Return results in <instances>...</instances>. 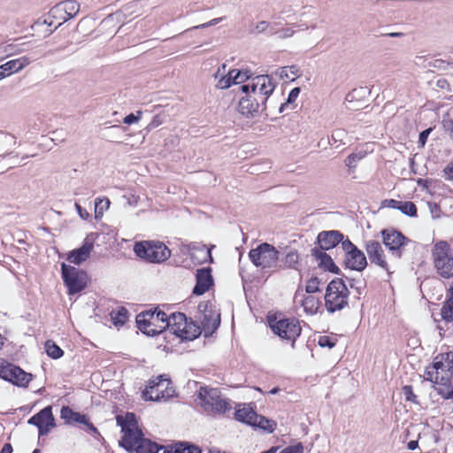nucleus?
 Listing matches in <instances>:
<instances>
[{
  "label": "nucleus",
  "instance_id": "32",
  "mask_svg": "<svg viewBox=\"0 0 453 453\" xmlns=\"http://www.w3.org/2000/svg\"><path fill=\"white\" fill-rule=\"evenodd\" d=\"M441 319L446 322L453 321V287L449 290V295L441 310Z\"/></svg>",
  "mask_w": 453,
  "mask_h": 453
},
{
  "label": "nucleus",
  "instance_id": "57",
  "mask_svg": "<svg viewBox=\"0 0 453 453\" xmlns=\"http://www.w3.org/2000/svg\"><path fill=\"white\" fill-rule=\"evenodd\" d=\"M163 123V118L160 115H156L153 117L152 120L147 126V129L149 131L157 127Z\"/></svg>",
  "mask_w": 453,
  "mask_h": 453
},
{
  "label": "nucleus",
  "instance_id": "43",
  "mask_svg": "<svg viewBox=\"0 0 453 453\" xmlns=\"http://www.w3.org/2000/svg\"><path fill=\"white\" fill-rule=\"evenodd\" d=\"M188 332L186 331L184 333L185 340L192 341V340L197 338L202 333L201 327L198 325H196V323H194L193 321L188 322Z\"/></svg>",
  "mask_w": 453,
  "mask_h": 453
},
{
  "label": "nucleus",
  "instance_id": "17",
  "mask_svg": "<svg viewBox=\"0 0 453 453\" xmlns=\"http://www.w3.org/2000/svg\"><path fill=\"white\" fill-rule=\"evenodd\" d=\"M242 93L243 96L239 100L238 111L243 116L253 117L260 109L262 110V105L258 103L259 99L250 92Z\"/></svg>",
  "mask_w": 453,
  "mask_h": 453
},
{
  "label": "nucleus",
  "instance_id": "23",
  "mask_svg": "<svg viewBox=\"0 0 453 453\" xmlns=\"http://www.w3.org/2000/svg\"><path fill=\"white\" fill-rule=\"evenodd\" d=\"M370 261L389 273L384 250L378 242H370Z\"/></svg>",
  "mask_w": 453,
  "mask_h": 453
},
{
  "label": "nucleus",
  "instance_id": "49",
  "mask_svg": "<svg viewBox=\"0 0 453 453\" xmlns=\"http://www.w3.org/2000/svg\"><path fill=\"white\" fill-rule=\"evenodd\" d=\"M402 393L404 396L405 401L411 402L417 405H419L420 403L418 401V396L414 394L413 388L410 385H406L403 388Z\"/></svg>",
  "mask_w": 453,
  "mask_h": 453
},
{
  "label": "nucleus",
  "instance_id": "54",
  "mask_svg": "<svg viewBox=\"0 0 453 453\" xmlns=\"http://www.w3.org/2000/svg\"><path fill=\"white\" fill-rule=\"evenodd\" d=\"M319 345L320 347H327L328 349H332L335 346V341L332 340L329 336H320L319 339Z\"/></svg>",
  "mask_w": 453,
  "mask_h": 453
},
{
  "label": "nucleus",
  "instance_id": "3",
  "mask_svg": "<svg viewBox=\"0 0 453 453\" xmlns=\"http://www.w3.org/2000/svg\"><path fill=\"white\" fill-rule=\"evenodd\" d=\"M279 256L280 252L276 248L267 242L259 244L249 252V257L256 267L272 272H277Z\"/></svg>",
  "mask_w": 453,
  "mask_h": 453
},
{
  "label": "nucleus",
  "instance_id": "56",
  "mask_svg": "<svg viewBox=\"0 0 453 453\" xmlns=\"http://www.w3.org/2000/svg\"><path fill=\"white\" fill-rule=\"evenodd\" d=\"M431 132H432V128H426L419 133L418 142L421 147H424L425 144L426 143L427 138Z\"/></svg>",
  "mask_w": 453,
  "mask_h": 453
},
{
  "label": "nucleus",
  "instance_id": "44",
  "mask_svg": "<svg viewBox=\"0 0 453 453\" xmlns=\"http://www.w3.org/2000/svg\"><path fill=\"white\" fill-rule=\"evenodd\" d=\"M298 68L296 65L283 66L279 71V75L281 79H288L290 81L295 80V76L297 75Z\"/></svg>",
  "mask_w": 453,
  "mask_h": 453
},
{
  "label": "nucleus",
  "instance_id": "9",
  "mask_svg": "<svg viewBox=\"0 0 453 453\" xmlns=\"http://www.w3.org/2000/svg\"><path fill=\"white\" fill-rule=\"evenodd\" d=\"M197 397L199 403L206 412L224 414L231 409L227 401L221 397L218 388H201Z\"/></svg>",
  "mask_w": 453,
  "mask_h": 453
},
{
  "label": "nucleus",
  "instance_id": "5",
  "mask_svg": "<svg viewBox=\"0 0 453 453\" xmlns=\"http://www.w3.org/2000/svg\"><path fill=\"white\" fill-rule=\"evenodd\" d=\"M432 257L438 274L445 279L453 277V254L449 244L440 241L432 250Z\"/></svg>",
  "mask_w": 453,
  "mask_h": 453
},
{
  "label": "nucleus",
  "instance_id": "27",
  "mask_svg": "<svg viewBox=\"0 0 453 453\" xmlns=\"http://www.w3.org/2000/svg\"><path fill=\"white\" fill-rule=\"evenodd\" d=\"M32 62V59L27 56H22L19 58L12 59L3 64L8 75L19 73L27 66Z\"/></svg>",
  "mask_w": 453,
  "mask_h": 453
},
{
  "label": "nucleus",
  "instance_id": "62",
  "mask_svg": "<svg viewBox=\"0 0 453 453\" xmlns=\"http://www.w3.org/2000/svg\"><path fill=\"white\" fill-rule=\"evenodd\" d=\"M444 174L447 180H453V162L445 167Z\"/></svg>",
  "mask_w": 453,
  "mask_h": 453
},
{
  "label": "nucleus",
  "instance_id": "22",
  "mask_svg": "<svg viewBox=\"0 0 453 453\" xmlns=\"http://www.w3.org/2000/svg\"><path fill=\"white\" fill-rule=\"evenodd\" d=\"M311 255L315 258L320 268L333 273L336 271L337 266L334 265L332 257L326 253V250L314 247L311 250Z\"/></svg>",
  "mask_w": 453,
  "mask_h": 453
},
{
  "label": "nucleus",
  "instance_id": "59",
  "mask_svg": "<svg viewBox=\"0 0 453 453\" xmlns=\"http://www.w3.org/2000/svg\"><path fill=\"white\" fill-rule=\"evenodd\" d=\"M299 94H300V88H294L290 91V93L288 94L287 103H288V104H291V103H293V102L297 98V96H299Z\"/></svg>",
  "mask_w": 453,
  "mask_h": 453
},
{
  "label": "nucleus",
  "instance_id": "18",
  "mask_svg": "<svg viewBox=\"0 0 453 453\" xmlns=\"http://www.w3.org/2000/svg\"><path fill=\"white\" fill-rule=\"evenodd\" d=\"M344 235L337 230L322 231L318 234L317 242L319 249L328 250L342 243Z\"/></svg>",
  "mask_w": 453,
  "mask_h": 453
},
{
  "label": "nucleus",
  "instance_id": "10",
  "mask_svg": "<svg viewBox=\"0 0 453 453\" xmlns=\"http://www.w3.org/2000/svg\"><path fill=\"white\" fill-rule=\"evenodd\" d=\"M62 278L68 288V293L74 295L83 290L87 286L88 275L73 266L67 265L65 263L61 265Z\"/></svg>",
  "mask_w": 453,
  "mask_h": 453
},
{
  "label": "nucleus",
  "instance_id": "20",
  "mask_svg": "<svg viewBox=\"0 0 453 453\" xmlns=\"http://www.w3.org/2000/svg\"><path fill=\"white\" fill-rule=\"evenodd\" d=\"M93 248V242L86 239L81 247L68 253L67 260L72 264L79 265L90 257Z\"/></svg>",
  "mask_w": 453,
  "mask_h": 453
},
{
  "label": "nucleus",
  "instance_id": "1",
  "mask_svg": "<svg viewBox=\"0 0 453 453\" xmlns=\"http://www.w3.org/2000/svg\"><path fill=\"white\" fill-rule=\"evenodd\" d=\"M426 380H430L439 387L438 393L445 399L453 397V361L447 359L443 362V356L441 359L437 357L431 368L425 373Z\"/></svg>",
  "mask_w": 453,
  "mask_h": 453
},
{
  "label": "nucleus",
  "instance_id": "58",
  "mask_svg": "<svg viewBox=\"0 0 453 453\" xmlns=\"http://www.w3.org/2000/svg\"><path fill=\"white\" fill-rule=\"evenodd\" d=\"M223 19V18H217V19H213L206 23H203V24H201V25H198V26H195L192 27V29H199V28H206V27H209L211 26H215L217 25L218 23H219L221 20Z\"/></svg>",
  "mask_w": 453,
  "mask_h": 453
},
{
  "label": "nucleus",
  "instance_id": "13",
  "mask_svg": "<svg viewBox=\"0 0 453 453\" xmlns=\"http://www.w3.org/2000/svg\"><path fill=\"white\" fill-rule=\"evenodd\" d=\"M342 249L344 252V263L348 268L361 271L365 267L366 258L365 254L349 239L342 242Z\"/></svg>",
  "mask_w": 453,
  "mask_h": 453
},
{
  "label": "nucleus",
  "instance_id": "16",
  "mask_svg": "<svg viewBox=\"0 0 453 453\" xmlns=\"http://www.w3.org/2000/svg\"><path fill=\"white\" fill-rule=\"evenodd\" d=\"M54 421L52 408L51 406H47L31 417L28 424L36 426L39 429V434L45 435L50 432V428L55 426Z\"/></svg>",
  "mask_w": 453,
  "mask_h": 453
},
{
  "label": "nucleus",
  "instance_id": "29",
  "mask_svg": "<svg viewBox=\"0 0 453 453\" xmlns=\"http://www.w3.org/2000/svg\"><path fill=\"white\" fill-rule=\"evenodd\" d=\"M187 317L184 313L174 312L170 315V325L167 329L173 334L179 337L181 332L180 328L186 325Z\"/></svg>",
  "mask_w": 453,
  "mask_h": 453
},
{
  "label": "nucleus",
  "instance_id": "42",
  "mask_svg": "<svg viewBox=\"0 0 453 453\" xmlns=\"http://www.w3.org/2000/svg\"><path fill=\"white\" fill-rule=\"evenodd\" d=\"M199 256L200 262L205 263L209 261L210 263L212 262V256L211 253V249H208L205 245H201L200 247H197L195 249V253H193V256H196V254Z\"/></svg>",
  "mask_w": 453,
  "mask_h": 453
},
{
  "label": "nucleus",
  "instance_id": "37",
  "mask_svg": "<svg viewBox=\"0 0 453 453\" xmlns=\"http://www.w3.org/2000/svg\"><path fill=\"white\" fill-rule=\"evenodd\" d=\"M397 210L408 217H416L418 212L416 204L411 201H401Z\"/></svg>",
  "mask_w": 453,
  "mask_h": 453
},
{
  "label": "nucleus",
  "instance_id": "24",
  "mask_svg": "<svg viewBox=\"0 0 453 453\" xmlns=\"http://www.w3.org/2000/svg\"><path fill=\"white\" fill-rule=\"evenodd\" d=\"M61 418L65 419L67 423H80L85 424L89 426L90 429L96 431V427L90 424L85 415L79 412L73 411L68 406H63L60 411Z\"/></svg>",
  "mask_w": 453,
  "mask_h": 453
},
{
  "label": "nucleus",
  "instance_id": "28",
  "mask_svg": "<svg viewBox=\"0 0 453 453\" xmlns=\"http://www.w3.org/2000/svg\"><path fill=\"white\" fill-rule=\"evenodd\" d=\"M17 143L16 137L9 133L0 131V157H6Z\"/></svg>",
  "mask_w": 453,
  "mask_h": 453
},
{
  "label": "nucleus",
  "instance_id": "64",
  "mask_svg": "<svg viewBox=\"0 0 453 453\" xmlns=\"http://www.w3.org/2000/svg\"><path fill=\"white\" fill-rule=\"evenodd\" d=\"M430 211L433 214L434 217L437 218L439 217L438 213L441 211L440 206L437 205L435 203H428Z\"/></svg>",
  "mask_w": 453,
  "mask_h": 453
},
{
  "label": "nucleus",
  "instance_id": "6",
  "mask_svg": "<svg viewBox=\"0 0 453 453\" xmlns=\"http://www.w3.org/2000/svg\"><path fill=\"white\" fill-rule=\"evenodd\" d=\"M134 251L141 258L151 263H161L168 259L171 250L166 245L158 241H144L136 242Z\"/></svg>",
  "mask_w": 453,
  "mask_h": 453
},
{
  "label": "nucleus",
  "instance_id": "50",
  "mask_svg": "<svg viewBox=\"0 0 453 453\" xmlns=\"http://www.w3.org/2000/svg\"><path fill=\"white\" fill-rule=\"evenodd\" d=\"M110 203V200L106 197L96 198L95 203L96 213L103 214L104 211L109 208Z\"/></svg>",
  "mask_w": 453,
  "mask_h": 453
},
{
  "label": "nucleus",
  "instance_id": "21",
  "mask_svg": "<svg viewBox=\"0 0 453 453\" xmlns=\"http://www.w3.org/2000/svg\"><path fill=\"white\" fill-rule=\"evenodd\" d=\"M212 284V276L210 268L198 269L196 273V284L193 288V294L203 295Z\"/></svg>",
  "mask_w": 453,
  "mask_h": 453
},
{
  "label": "nucleus",
  "instance_id": "34",
  "mask_svg": "<svg viewBox=\"0 0 453 453\" xmlns=\"http://www.w3.org/2000/svg\"><path fill=\"white\" fill-rule=\"evenodd\" d=\"M231 72V75H232V80H233V84H242L244 83L245 81L250 80L253 78L252 75V72L249 69H244V70H238V69H232L230 70Z\"/></svg>",
  "mask_w": 453,
  "mask_h": 453
},
{
  "label": "nucleus",
  "instance_id": "60",
  "mask_svg": "<svg viewBox=\"0 0 453 453\" xmlns=\"http://www.w3.org/2000/svg\"><path fill=\"white\" fill-rule=\"evenodd\" d=\"M400 202L401 201H397V200H395V199H386V200H384L382 202V205L397 210V208H398V206L400 204Z\"/></svg>",
  "mask_w": 453,
  "mask_h": 453
},
{
  "label": "nucleus",
  "instance_id": "63",
  "mask_svg": "<svg viewBox=\"0 0 453 453\" xmlns=\"http://www.w3.org/2000/svg\"><path fill=\"white\" fill-rule=\"evenodd\" d=\"M356 93H357V91H356V90H354V91H352L351 93H349V94L347 95V96H346V100H347V101H348V103L349 104V105L348 107H349V109H351V110L356 109V106H355V105H352L353 101H354V99H355V97H356Z\"/></svg>",
  "mask_w": 453,
  "mask_h": 453
},
{
  "label": "nucleus",
  "instance_id": "11",
  "mask_svg": "<svg viewBox=\"0 0 453 453\" xmlns=\"http://www.w3.org/2000/svg\"><path fill=\"white\" fill-rule=\"evenodd\" d=\"M384 245L392 252V255L401 258L405 246L411 240L400 231L394 228H387L381 231Z\"/></svg>",
  "mask_w": 453,
  "mask_h": 453
},
{
  "label": "nucleus",
  "instance_id": "12",
  "mask_svg": "<svg viewBox=\"0 0 453 453\" xmlns=\"http://www.w3.org/2000/svg\"><path fill=\"white\" fill-rule=\"evenodd\" d=\"M270 326L273 333L282 339L292 341L300 335L302 328L296 319H281L275 322L270 321Z\"/></svg>",
  "mask_w": 453,
  "mask_h": 453
},
{
  "label": "nucleus",
  "instance_id": "4",
  "mask_svg": "<svg viewBox=\"0 0 453 453\" xmlns=\"http://www.w3.org/2000/svg\"><path fill=\"white\" fill-rule=\"evenodd\" d=\"M174 394L175 390L171 380L166 375H159L150 380L148 386L142 391V398L145 401H167Z\"/></svg>",
  "mask_w": 453,
  "mask_h": 453
},
{
  "label": "nucleus",
  "instance_id": "41",
  "mask_svg": "<svg viewBox=\"0 0 453 453\" xmlns=\"http://www.w3.org/2000/svg\"><path fill=\"white\" fill-rule=\"evenodd\" d=\"M173 450H178L179 453H201L202 450L198 446L188 442H179L173 447Z\"/></svg>",
  "mask_w": 453,
  "mask_h": 453
},
{
  "label": "nucleus",
  "instance_id": "2",
  "mask_svg": "<svg viewBox=\"0 0 453 453\" xmlns=\"http://www.w3.org/2000/svg\"><path fill=\"white\" fill-rule=\"evenodd\" d=\"M117 424L121 427V432L123 434L119 444L128 451L135 450L136 445H139L140 441H142L144 438L138 426L135 415L134 413L127 412L124 417L118 416Z\"/></svg>",
  "mask_w": 453,
  "mask_h": 453
},
{
  "label": "nucleus",
  "instance_id": "36",
  "mask_svg": "<svg viewBox=\"0 0 453 453\" xmlns=\"http://www.w3.org/2000/svg\"><path fill=\"white\" fill-rule=\"evenodd\" d=\"M251 426L258 427L268 433H273L276 428V423L272 419H268L257 414V419H256L255 424H251Z\"/></svg>",
  "mask_w": 453,
  "mask_h": 453
},
{
  "label": "nucleus",
  "instance_id": "8",
  "mask_svg": "<svg viewBox=\"0 0 453 453\" xmlns=\"http://www.w3.org/2000/svg\"><path fill=\"white\" fill-rule=\"evenodd\" d=\"M275 84L269 75H257L251 79L250 83L242 85V92H250L254 96L259 99L258 103L262 105V111L266 110V103L269 96L273 94Z\"/></svg>",
  "mask_w": 453,
  "mask_h": 453
},
{
  "label": "nucleus",
  "instance_id": "19",
  "mask_svg": "<svg viewBox=\"0 0 453 453\" xmlns=\"http://www.w3.org/2000/svg\"><path fill=\"white\" fill-rule=\"evenodd\" d=\"M153 319V312L151 311L140 312L136 316L137 327L149 336L157 335L158 334V330L156 329V323Z\"/></svg>",
  "mask_w": 453,
  "mask_h": 453
},
{
  "label": "nucleus",
  "instance_id": "35",
  "mask_svg": "<svg viewBox=\"0 0 453 453\" xmlns=\"http://www.w3.org/2000/svg\"><path fill=\"white\" fill-rule=\"evenodd\" d=\"M161 448L149 439L143 438L140 444L136 445V453H158Z\"/></svg>",
  "mask_w": 453,
  "mask_h": 453
},
{
  "label": "nucleus",
  "instance_id": "40",
  "mask_svg": "<svg viewBox=\"0 0 453 453\" xmlns=\"http://www.w3.org/2000/svg\"><path fill=\"white\" fill-rule=\"evenodd\" d=\"M442 126L447 135L453 142V107L449 110L447 115L444 117Z\"/></svg>",
  "mask_w": 453,
  "mask_h": 453
},
{
  "label": "nucleus",
  "instance_id": "7",
  "mask_svg": "<svg viewBox=\"0 0 453 453\" xmlns=\"http://www.w3.org/2000/svg\"><path fill=\"white\" fill-rule=\"evenodd\" d=\"M349 290L341 279L333 280L326 287L325 295L326 308L329 312L343 309L348 304Z\"/></svg>",
  "mask_w": 453,
  "mask_h": 453
},
{
  "label": "nucleus",
  "instance_id": "51",
  "mask_svg": "<svg viewBox=\"0 0 453 453\" xmlns=\"http://www.w3.org/2000/svg\"><path fill=\"white\" fill-rule=\"evenodd\" d=\"M305 290L308 294H312L319 292V280L318 278H311L306 284Z\"/></svg>",
  "mask_w": 453,
  "mask_h": 453
},
{
  "label": "nucleus",
  "instance_id": "25",
  "mask_svg": "<svg viewBox=\"0 0 453 453\" xmlns=\"http://www.w3.org/2000/svg\"><path fill=\"white\" fill-rule=\"evenodd\" d=\"M236 420L248 424H255L257 419V412L250 407V404H239L234 413Z\"/></svg>",
  "mask_w": 453,
  "mask_h": 453
},
{
  "label": "nucleus",
  "instance_id": "55",
  "mask_svg": "<svg viewBox=\"0 0 453 453\" xmlns=\"http://www.w3.org/2000/svg\"><path fill=\"white\" fill-rule=\"evenodd\" d=\"M136 113V115L134 113L128 114L124 118L123 122L127 125L136 123L141 119L142 112L141 111H138Z\"/></svg>",
  "mask_w": 453,
  "mask_h": 453
},
{
  "label": "nucleus",
  "instance_id": "52",
  "mask_svg": "<svg viewBox=\"0 0 453 453\" xmlns=\"http://www.w3.org/2000/svg\"><path fill=\"white\" fill-rule=\"evenodd\" d=\"M303 446L301 442L284 448L280 453H303Z\"/></svg>",
  "mask_w": 453,
  "mask_h": 453
},
{
  "label": "nucleus",
  "instance_id": "14",
  "mask_svg": "<svg viewBox=\"0 0 453 453\" xmlns=\"http://www.w3.org/2000/svg\"><path fill=\"white\" fill-rule=\"evenodd\" d=\"M0 377L19 387H27L32 380L31 373L10 363L0 365Z\"/></svg>",
  "mask_w": 453,
  "mask_h": 453
},
{
  "label": "nucleus",
  "instance_id": "53",
  "mask_svg": "<svg viewBox=\"0 0 453 453\" xmlns=\"http://www.w3.org/2000/svg\"><path fill=\"white\" fill-rule=\"evenodd\" d=\"M273 34L278 35L279 38L286 39L294 35L295 30L292 27H285L275 31Z\"/></svg>",
  "mask_w": 453,
  "mask_h": 453
},
{
  "label": "nucleus",
  "instance_id": "15",
  "mask_svg": "<svg viewBox=\"0 0 453 453\" xmlns=\"http://www.w3.org/2000/svg\"><path fill=\"white\" fill-rule=\"evenodd\" d=\"M79 12L80 4L76 0H66L52 7L49 12V18L60 21L56 27H58L64 22L74 18Z\"/></svg>",
  "mask_w": 453,
  "mask_h": 453
},
{
  "label": "nucleus",
  "instance_id": "46",
  "mask_svg": "<svg viewBox=\"0 0 453 453\" xmlns=\"http://www.w3.org/2000/svg\"><path fill=\"white\" fill-rule=\"evenodd\" d=\"M119 130L124 131L125 127L117 125L107 127L104 133V139L109 142H114L116 139L119 138V134H118Z\"/></svg>",
  "mask_w": 453,
  "mask_h": 453
},
{
  "label": "nucleus",
  "instance_id": "47",
  "mask_svg": "<svg viewBox=\"0 0 453 453\" xmlns=\"http://www.w3.org/2000/svg\"><path fill=\"white\" fill-rule=\"evenodd\" d=\"M347 138V133L343 129H335L331 135V139L329 140V143L331 145L336 144L337 142L345 143V139Z\"/></svg>",
  "mask_w": 453,
  "mask_h": 453
},
{
  "label": "nucleus",
  "instance_id": "31",
  "mask_svg": "<svg viewBox=\"0 0 453 453\" xmlns=\"http://www.w3.org/2000/svg\"><path fill=\"white\" fill-rule=\"evenodd\" d=\"M226 65L223 64L221 68H219L217 73L214 74L215 79H219L215 87L219 89H226L233 84L232 75L230 70L225 74Z\"/></svg>",
  "mask_w": 453,
  "mask_h": 453
},
{
  "label": "nucleus",
  "instance_id": "45",
  "mask_svg": "<svg viewBox=\"0 0 453 453\" xmlns=\"http://www.w3.org/2000/svg\"><path fill=\"white\" fill-rule=\"evenodd\" d=\"M203 331L205 332V334H212L220 324L219 316H217L216 319H212L211 325L209 323V319L207 315H204L203 320L202 321Z\"/></svg>",
  "mask_w": 453,
  "mask_h": 453
},
{
  "label": "nucleus",
  "instance_id": "33",
  "mask_svg": "<svg viewBox=\"0 0 453 453\" xmlns=\"http://www.w3.org/2000/svg\"><path fill=\"white\" fill-rule=\"evenodd\" d=\"M153 312V320L156 323V329L158 330V334L162 333L165 329L170 325V316H167L164 311H154Z\"/></svg>",
  "mask_w": 453,
  "mask_h": 453
},
{
  "label": "nucleus",
  "instance_id": "61",
  "mask_svg": "<svg viewBox=\"0 0 453 453\" xmlns=\"http://www.w3.org/2000/svg\"><path fill=\"white\" fill-rule=\"evenodd\" d=\"M268 27L269 23L267 21H260L256 25L255 31L257 33H263L267 29Z\"/></svg>",
  "mask_w": 453,
  "mask_h": 453
},
{
  "label": "nucleus",
  "instance_id": "39",
  "mask_svg": "<svg viewBox=\"0 0 453 453\" xmlns=\"http://www.w3.org/2000/svg\"><path fill=\"white\" fill-rule=\"evenodd\" d=\"M111 318L115 326H122L127 319V311L123 307L117 311H111Z\"/></svg>",
  "mask_w": 453,
  "mask_h": 453
},
{
  "label": "nucleus",
  "instance_id": "48",
  "mask_svg": "<svg viewBox=\"0 0 453 453\" xmlns=\"http://www.w3.org/2000/svg\"><path fill=\"white\" fill-rule=\"evenodd\" d=\"M365 156H366V151L360 150L357 152H353L351 155H349L348 157L347 165L349 168L356 167L357 162L364 159L365 157Z\"/></svg>",
  "mask_w": 453,
  "mask_h": 453
},
{
  "label": "nucleus",
  "instance_id": "38",
  "mask_svg": "<svg viewBox=\"0 0 453 453\" xmlns=\"http://www.w3.org/2000/svg\"><path fill=\"white\" fill-rule=\"evenodd\" d=\"M44 348L47 355L54 359L61 357L64 354V351L51 340L46 341Z\"/></svg>",
  "mask_w": 453,
  "mask_h": 453
},
{
  "label": "nucleus",
  "instance_id": "30",
  "mask_svg": "<svg viewBox=\"0 0 453 453\" xmlns=\"http://www.w3.org/2000/svg\"><path fill=\"white\" fill-rule=\"evenodd\" d=\"M299 264H300V256H299L298 251L296 250L291 249L285 255L284 265L278 264L277 271L286 269V268L297 270Z\"/></svg>",
  "mask_w": 453,
  "mask_h": 453
},
{
  "label": "nucleus",
  "instance_id": "26",
  "mask_svg": "<svg viewBox=\"0 0 453 453\" xmlns=\"http://www.w3.org/2000/svg\"><path fill=\"white\" fill-rule=\"evenodd\" d=\"M300 296V291L297 290L295 296V301L301 303V305L303 308V311L308 314H315L317 313L320 301L319 298L313 296H303L302 299L298 300V297Z\"/></svg>",
  "mask_w": 453,
  "mask_h": 453
}]
</instances>
